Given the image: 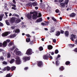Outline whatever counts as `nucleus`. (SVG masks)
Here are the masks:
<instances>
[{"mask_svg":"<svg viewBox=\"0 0 77 77\" xmlns=\"http://www.w3.org/2000/svg\"><path fill=\"white\" fill-rule=\"evenodd\" d=\"M26 54L30 55L32 54V50L31 49H28L26 52Z\"/></svg>","mask_w":77,"mask_h":77,"instance_id":"obj_1","label":"nucleus"},{"mask_svg":"<svg viewBox=\"0 0 77 77\" xmlns=\"http://www.w3.org/2000/svg\"><path fill=\"white\" fill-rule=\"evenodd\" d=\"M16 64H17V65H19L21 63V61H20V59L19 57H17L16 58Z\"/></svg>","mask_w":77,"mask_h":77,"instance_id":"obj_2","label":"nucleus"},{"mask_svg":"<svg viewBox=\"0 0 77 77\" xmlns=\"http://www.w3.org/2000/svg\"><path fill=\"white\" fill-rule=\"evenodd\" d=\"M11 33L10 32H4L2 34V36L5 37L7 36V35H8L9 34H10Z\"/></svg>","mask_w":77,"mask_h":77,"instance_id":"obj_3","label":"nucleus"},{"mask_svg":"<svg viewBox=\"0 0 77 77\" xmlns=\"http://www.w3.org/2000/svg\"><path fill=\"white\" fill-rule=\"evenodd\" d=\"M71 40H72V41H74V39H75L76 38V36L75 35H74L73 34L71 35Z\"/></svg>","mask_w":77,"mask_h":77,"instance_id":"obj_4","label":"nucleus"},{"mask_svg":"<svg viewBox=\"0 0 77 77\" xmlns=\"http://www.w3.org/2000/svg\"><path fill=\"white\" fill-rule=\"evenodd\" d=\"M33 14V12H30V14H28L27 15V17L29 19H31L32 17V14Z\"/></svg>","mask_w":77,"mask_h":77,"instance_id":"obj_5","label":"nucleus"},{"mask_svg":"<svg viewBox=\"0 0 77 77\" xmlns=\"http://www.w3.org/2000/svg\"><path fill=\"white\" fill-rule=\"evenodd\" d=\"M38 17V16L37 14H33L32 15V19H36Z\"/></svg>","mask_w":77,"mask_h":77,"instance_id":"obj_6","label":"nucleus"},{"mask_svg":"<svg viewBox=\"0 0 77 77\" xmlns=\"http://www.w3.org/2000/svg\"><path fill=\"white\" fill-rule=\"evenodd\" d=\"M16 36V34L14 33V34H11L10 36H8L10 38H14Z\"/></svg>","mask_w":77,"mask_h":77,"instance_id":"obj_7","label":"nucleus"},{"mask_svg":"<svg viewBox=\"0 0 77 77\" xmlns=\"http://www.w3.org/2000/svg\"><path fill=\"white\" fill-rule=\"evenodd\" d=\"M10 69H11V68L10 67L7 66L6 67H5L3 69V70H4V71H6V70H7V71H10Z\"/></svg>","mask_w":77,"mask_h":77,"instance_id":"obj_8","label":"nucleus"},{"mask_svg":"<svg viewBox=\"0 0 77 77\" xmlns=\"http://www.w3.org/2000/svg\"><path fill=\"white\" fill-rule=\"evenodd\" d=\"M7 45H8V43H7V42L5 41L2 44V47H6L7 46Z\"/></svg>","mask_w":77,"mask_h":77,"instance_id":"obj_9","label":"nucleus"},{"mask_svg":"<svg viewBox=\"0 0 77 77\" xmlns=\"http://www.w3.org/2000/svg\"><path fill=\"white\" fill-rule=\"evenodd\" d=\"M49 57V55H48V54H47L46 55H44L43 56V59H46V60H47Z\"/></svg>","mask_w":77,"mask_h":77,"instance_id":"obj_10","label":"nucleus"},{"mask_svg":"<svg viewBox=\"0 0 77 77\" xmlns=\"http://www.w3.org/2000/svg\"><path fill=\"white\" fill-rule=\"evenodd\" d=\"M24 60H30V58L28 57H24L23 58Z\"/></svg>","mask_w":77,"mask_h":77,"instance_id":"obj_11","label":"nucleus"},{"mask_svg":"<svg viewBox=\"0 0 77 77\" xmlns=\"http://www.w3.org/2000/svg\"><path fill=\"white\" fill-rule=\"evenodd\" d=\"M38 63V66L40 67L42 65V61H38L37 62Z\"/></svg>","mask_w":77,"mask_h":77,"instance_id":"obj_12","label":"nucleus"},{"mask_svg":"<svg viewBox=\"0 0 77 77\" xmlns=\"http://www.w3.org/2000/svg\"><path fill=\"white\" fill-rule=\"evenodd\" d=\"M16 54L17 55H18L19 56L22 55V53H21V52L20 51H17L16 52Z\"/></svg>","mask_w":77,"mask_h":77,"instance_id":"obj_13","label":"nucleus"},{"mask_svg":"<svg viewBox=\"0 0 77 77\" xmlns=\"http://www.w3.org/2000/svg\"><path fill=\"white\" fill-rule=\"evenodd\" d=\"M49 23V22H46L45 23H41V24L42 26H46L47 25H48Z\"/></svg>","mask_w":77,"mask_h":77,"instance_id":"obj_14","label":"nucleus"},{"mask_svg":"<svg viewBox=\"0 0 77 77\" xmlns=\"http://www.w3.org/2000/svg\"><path fill=\"white\" fill-rule=\"evenodd\" d=\"M12 45H14V43L13 42L11 41L10 43L8 44V47H11V46H12Z\"/></svg>","mask_w":77,"mask_h":77,"instance_id":"obj_15","label":"nucleus"},{"mask_svg":"<svg viewBox=\"0 0 77 77\" xmlns=\"http://www.w3.org/2000/svg\"><path fill=\"white\" fill-rule=\"evenodd\" d=\"M15 21V17H13L11 19V23L14 22Z\"/></svg>","mask_w":77,"mask_h":77,"instance_id":"obj_16","label":"nucleus"},{"mask_svg":"<svg viewBox=\"0 0 77 77\" xmlns=\"http://www.w3.org/2000/svg\"><path fill=\"white\" fill-rule=\"evenodd\" d=\"M48 50H51L52 49H53V46L51 45H48Z\"/></svg>","mask_w":77,"mask_h":77,"instance_id":"obj_17","label":"nucleus"},{"mask_svg":"<svg viewBox=\"0 0 77 77\" xmlns=\"http://www.w3.org/2000/svg\"><path fill=\"white\" fill-rule=\"evenodd\" d=\"M15 33H20V29H16L14 31Z\"/></svg>","mask_w":77,"mask_h":77,"instance_id":"obj_18","label":"nucleus"},{"mask_svg":"<svg viewBox=\"0 0 77 77\" xmlns=\"http://www.w3.org/2000/svg\"><path fill=\"white\" fill-rule=\"evenodd\" d=\"M42 21V18H40L36 20L37 23H39Z\"/></svg>","mask_w":77,"mask_h":77,"instance_id":"obj_19","label":"nucleus"},{"mask_svg":"<svg viewBox=\"0 0 77 77\" xmlns=\"http://www.w3.org/2000/svg\"><path fill=\"white\" fill-rule=\"evenodd\" d=\"M60 32L59 31H57L56 32V34L55 35L57 36H59L60 35Z\"/></svg>","mask_w":77,"mask_h":77,"instance_id":"obj_20","label":"nucleus"},{"mask_svg":"<svg viewBox=\"0 0 77 77\" xmlns=\"http://www.w3.org/2000/svg\"><path fill=\"white\" fill-rule=\"evenodd\" d=\"M26 42H29L30 41V38H27L26 39Z\"/></svg>","mask_w":77,"mask_h":77,"instance_id":"obj_21","label":"nucleus"},{"mask_svg":"<svg viewBox=\"0 0 77 77\" xmlns=\"http://www.w3.org/2000/svg\"><path fill=\"white\" fill-rule=\"evenodd\" d=\"M65 35L66 36H68V35H69V33L68 32L66 31L65 32Z\"/></svg>","mask_w":77,"mask_h":77,"instance_id":"obj_22","label":"nucleus"},{"mask_svg":"<svg viewBox=\"0 0 77 77\" xmlns=\"http://www.w3.org/2000/svg\"><path fill=\"white\" fill-rule=\"evenodd\" d=\"M12 17H19V15H18L15 13H14L12 15Z\"/></svg>","mask_w":77,"mask_h":77,"instance_id":"obj_23","label":"nucleus"},{"mask_svg":"<svg viewBox=\"0 0 77 77\" xmlns=\"http://www.w3.org/2000/svg\"><path fill=\"white\" fill-rule=\"evenodd\" d=\"M15 62V59H12L10 62V63H13Z\"/></svg>","mask_w":77,"mask_h":77,"instance_id":"obj_24","label":"nucleus"},{"mask_svg":"<svg viewBox=\"0 0 77 77\" xmlns=\"http://www.w3.org/2000/svg\"><path fill=\"white\" fill-rule=\"evenodd\" d=\"M3 60H4V57H3V56L0 57V60H1V61H3Z\"/></svg>","mask_w":77,"mask_h":77,"instance_id":"obj_25","label":"nucleus"},{"mask_svg":"<svg viewBox=\"0 0 77 77\" xmlns=\"http://www.w3.org/2000/svg\"><path fill=\"white\" fill-rule=\"evenodd\" d=\"M32 4L34 6H37V5H38L37 3L36 2H33L32 3Z\"/></svg>","mask_w":77,"mask_h":77,"instance_id":"obj_26","label":"nucleus"},{"mask_svg":"<svg viewBox=\"0 0 77 77\" xmlns=\"http://www.w3.org/2000/svg\"><path fill=\"white\" fill-rule=\"evenodd\" d=\"M8 20H7L5 21V23L6 24H7L8 25V26H9L10 23H9V22H8Z\"/></svg>","mask_w":77,"mask_h":77,"instance_id":"obj_27","label":"nucleus"},{"mask_svg":"<svg viewBox=\"0 0 77 77\" xmlns=\"http://www.w3.org/2000/svg\"><path fill=\"white\" fill-rule=\"evenodd\" d=\"M16 68V67L14 66H12L11 68V69L12 71H14V70Z\"/></svg>","mask_w":77,"mask_h":77,"instance_id":"obj_28","label":"nucleus"},{"mask_svg":"<svg viewBox=\"0 0 77 77\" xmlns=\"http://www.w3.org/2000/svg\"><path fill=\"white\" fill-rule=\"evenodd\" d=\"M60 5L62 6V7H65V4L64 3H61L60 4Z\"/></svg>","mask_w":77,"mask_h":77,"instance_id":"obj_29","label":"nucleus"},{"mask_svg":"<svg viewBox=\"0 0 77 77\" xmlns=\"http://www.w3.org/2000/svg\"><path fill=\"white\" fill-rule=\"evenodd\" d=\"M7 54H8V55H7L8 58H10V57H11V54H10V53H8Z\"/></svg>","mask_w":77,"mask_h":77,"instance_id":"obj_30","label":"nucleus"},{"mask_svg":"<svg viewBox=\"0 0 77 77\" xmlns=\"http://www.w3.org/2000/svg\"><path fill=\"white\" fill-rule=\"evenodd\" d=\"M48 55L49 56L48 57H49L51 59H53V57L50 55V54H48Z\"/></svg>","mask_w":77,"mask_h":77,"instance_id":"obj_31","label":"nucleus"},{"mask_svg":"<svg viewBox=\"0 0 77 77\" xmlns=\"http://www.w3.org/2000/svg\"><path fill=\"white\" fill-rule=\"evenodd\" d=\"M75 14L73 13L71 14L70 17H75Z\"/></svg>","mask_w":77,"mask_h":77,"instance_id":"obj_32","label":"nucleus"},{"mask_svg":"<svg viewBox=\"0 0 77 77\" xmlns=\"http://www.w3.org/2000/svg\"><path fill=\"white\" fill-rule=\"evenodd\" d=\"M20 21H21V20L20 19L17 20L16 21V23H19Z\"/></svg>","mask_w":77,"mask_h":77,"instance_id":"obj_33","label":"nucleus"},{"mask_svg":"<svg viewBox=\"0 0 77 77\" xmlns=\"http://www.w3.org/2000/svg\"><path fill=\"white\" fill-rule=\"evenodd\" d=\"M70 64V62L69 61H66V65H68Z\"/></svg>","mask_w":77,"mask_h":77,"instance_id":"obj_34","label":"nucleus"},{"mask_svg":"<svg viewBox=\"0 0 77 77\" xmlns=\"http://www.w3.org/2000/svg\"><path fill=\"white\" fill-rule=\"evenodd\" d=\"M39 51H42L43 50V48L42 47H40L39 48Z\"/></svg>","mask_w":77,"mask_h":77,"instance_id":"obj_35","label":"nucleus"},{"mask_svg":"<svg viewBox=\"0 0 77 77\" xmlns=\"http://www.w3.org/2000/svg\"><path fill=\"white\" fill-rule=\"evenodd\" d=\"M68 2H69V0H65V3H66V5H67L68 3Z\"/></svg>","mask_w":77,"mask_h":77,"instance_id":"obj_36","label":"nucleus"},{"mask_svg":"<svg viewBox=\"0 0 77 77\" xmlns=\"http://www.w3.org/2000/svg\"><path fill=\"white\" fill-rule=\"evenodd\" d=\"M55 54H57L59 53V51L57 49H56L55 51Z\"/></svg>","mask_w":77,"mask_h":77,"instance_id":"obj_37","label":"nucleus"},{"mask_svg":"<svg viewBox=\"0 0 77 77\" xmlns=\"http://www.w3.org/2000/svg\"><path fill=\"white\" fill-rule=\"evenodd\" d=\"M60 69L61 70V71H63V70L64 69V67H63L61 66L60 68Z\"/></svg>","mask_w":77,"mask_h":77,"instance_id":"obj_38","label":"nucleus"},{"mask_svg":"<svg viewBox=\"0 0 77 77\" xmlns=\"http://www.w3.org/2000/svg\"><path fill=\"white\" fill-rule=\"evenodd\" d=\"M6 77H11V74L10 73H9L7 74L6 76Z\"/></svg>","mask_w":77,"mask_h":77,"instance_id":"obj_39","label":"nucleus"},{"mask_svg":"<svg viewBox=\"0 0 77 77\" xmlns=\"http://www.w3.org/2000/svg\"><path fill=\"white\" fill-rule=\"evenodd\" d=\"M69 46L70 48H72V47H74V45L73 44H71V45H69Z\"/></svg>","mask_w":77,"mask_h":77,"instance_id":"obj_40","label":"nucleus"},{"mask_svg":"<svg viewBox=\"0 0 77 77\" xmlns=\"http://www.w3.org/2000/svg\"><path fill=\"white\" fill-rule=\"evenodd\" d=\"M2 63L4 64V65H7V64H8V63H7V62H6V61H4L3 63Z\"/></svg>","mask_w":77,"mask_h":77,"instance_id":"obj_41","label":"nucleus"},{"mask_svg":"<svg viewBox=\"0 0 77 77\" xmlns=\"http://www.w3.org/2000/svg\"><path fill=\"white\" fill-rule=\"evenodd\" d=\"M52 20H53V21H56V19L54 18V17H52Z\"/></svg>","mask_w":77,"mask_h":77,"instance_id":"obj_42","label":"nucleus"},{"mask_svg":"<svg viewBox=\"0 0 77 77\" xmlns=\"http://www.w3.org/2000/svg\"><path fill=\"white\" fill-rule=\"evenodd\" d=\"M10 29H12L13 30V29H15V26H12L10 27Z\"/></svg>","mask_w":77,"mask_h":77,"instance_id":"obj_43","label":"nucleus"},{"mask_svg":"<svg viewBox=\"0 0 77 77\" xmlns=\"http://www.w3.org/2000/svg\"><path fill=\"white\" fill-rule=\"evenodd\" d=\"M55 12L56 13H59V10L57 9L55 10Z\"/></svg>","mask_w":77,"mask_h":77,"instance_id":"obj_44","label":"nucleus"},{"mask_svg":"<svg viewBox=\"0 0 77 77\" xmlns=\"http://www.w3.org/2000/svg\"><path fill=\"white\" fill-rule=\"evenodd\" d=\"M54 32V29H51V31H50V33H53Z\"/></svg>","mask_w":77,"mask_h":77,"instance_id":"obj_45","label":"nucleus"},{"mask_svg":"<svg viewBox=\"0 0 77 77\" xmlns=\"http://www.w3.org/2000/svg\"><path fill=\"white\" fill-rule=\"evenodd\" d=\"M10 42L11 40H10L8 39L6 40V42H7V43H8V42L9 43V42Z\"/></svg>","mask_w":77,"mask_h":77,"instance_id":"obj_46","label":"nucleus"},{"mask_svg":"<svg viewBox=\"0 0 77 77\" xmlns=\"http://www.w3.org/2000/svg\"><path fill=\"white\" fill-rule=\"evenodd\" d=\"M25 35L26 36H27V37H30V35L29 34H26Z\"/></svg>","mask_w":77,"mask_h":77,"instance_id":"obj_47","label":"nucleus"},{"mask_svg":"<svg viewBox=\"0 0 77 77\" xmlns=\"http://www.w3.org/2000/svg\"><path fill=\"white\" fill-rule=\"evenodd\" d=\"M59 57H60V55H59V54H58L57 55V58H56V59H58V58H59Z\"/></svg>","mask_w":77,"mask_h":77,"instance_id":"obj_48","label":"nucleus"},{"mask_svg":"<svg viewBox=\"0 0 77 77\" xmlns=\"http://www.w3.org/2000/svg\"><path fill=\"white\" fill-rule=\"evenodd\" d=\"M53 42L54 43H56V40L55 39H54L53 40Z\"/></svg>","mask_w":77,"mask_h":77,"instance_id":"obj_49","label":"nucleus"},{"mask_svg":"<svg viewBox=\"0 0 77 77\" xmlns=\"http://www.w3.org/2000/svg\"><path fill=\"white\" fill-rule=\"evenodd\" d=\"M42 16V15H41V13H38L39 17H41Z\"/></svg>","mask_w":77,"mask_h":77,"instance_id":"obj_50","label":"nucleus"},{"mask_svg":"<svg viewBox=\"0 0 77 77\" xmlns=\"http://www.w3.org/2000/svg\"><path fill=\"white\" fill-rule=\"evenodd\" d=\"M15 46H14L13 47V48H12L11 50H14V49H15Z\"/></svg>","mask_w":77,"mask_h":77,"instance_id":"obj_51","label":"nucleus"},{"mask_svg":"<svg viewBox=\"0 0 77 77\" xmlns=\"http://www.w3.org/2000/svg\"><path fill=\"white\" fill-rule=\"evenodd\" d=\"M11 6H13V7H14L15 8H16V5H14V4H11Z\"/></svg>","mask_w":77,"mask_h":77,"instance_id":"obj_52","label":"nucleus"},{"mask_svg":"<svg viewBox=\"0 0 77 77\" xmlns=\"http://www.w3.org/2000/svg\"><path fill=\"white\" fill-rule=\"evenodd\" d=\"M16 7H12L11 8L12 9H14V10H16V8H15Z\"/></svg>","mask_w":77,"mask_h":77,"instance_id":"obj_53","label":"nucleus"},{"mask_svg":"<svg viewBox=\"0 0 77 77\" xmlns=\"http://www.w3.org/2000/svg\"><path fill=\"white\" fill-rule=\"evenodd\" d=\"M13 3H14V4H16V1H15V0H13Z\"/></svg>","mask_w":77,"mask_h":77,"instance_id":"obj_54","label":"nucleus"},{"mask_svg":"<svg viewBox=\"0 0 77 77\" xmlns=\"http://www.w3.org/2000/svg\"><path fill=\"white\" fill-rule=\"evenodd\" d=\"M3 26V23H1V22H0V26Z\"/></svg>","mask_w":77,"mask_h":77,"instance_id":"obj_55","label":"nucleus"},{"mask_svg":"<svg viewBox=\"0 0 77 77\" xmlns=\"http://www.w3.org/2000/svg\"><path fill=\"white\" fill-rule=\"evenodd\" d=\"M61 33L63 34V33H64V31L63 30H61L60 31Z\"/></svg>","mask_w":77,"mask_h":77,"instance_id":"obj_56","label":"nucleus"},{"mask_svg":"<svg viewBox=\"0 0 77 77\" xmlns=\"http://www.w3.org/2000/svg\"><path fill=\"white\" fill-rule=\"evenodd\" d=\"M58 63V61H56V65H59V64L57 63Z\"/></svg>","mask_w":77,"mask_h":77,"instance_id":"obj_57","label":"nucleus"},{"mask_svg":"<svg viewBox=\"0 0 77 77\" xmlns=\"http://www.w3.org/2000/svg\"><path fill=\"white\" fill-rule=\"evenodd\" d=\"M2 17L0 16V21H2Z\"/></svg>","mask_w":77,"mask_h":77,"instance_id":"obj_58","label":"nucleus"},{"mask_svg":"<svg viewBox=\"0 0 77 77\" xmlns=\"http://www.w3.org/2000/svg\"><path fill=\"white\" fill-rule=\"evenodd\" d=\"M2 46H3V44L2 43H0V47H2Z\"/></svg>","mask_w":77,"mask_h":77,"instance_id":"obj_59","label":"nucleus"},{"mask_svg":"<svg viewBox=\"0 0 77 77\" xmlns=\"http://www.w3.org/2000/svg\"><path fill=\"white\" fill-rule=\"evenodd\" d=\"M54 52H52L51 53V55H54Z\"/></svg>","mask_w":77,"mask_h":77,"instance_id":"obj_60","label":"nucleus"},{"mask_svg":"<svg viewBox=\"0 0 77 77\" xmlns=\"http://www.w3.org/2000/svg\"><path fill=\"white\" fill-rule=\"evenodd\" d=\"M62 1H63V0H59V2L60 3H61V2H62Z\"/></svg>","mask_w":77,"mask_h":77,"instance_id":"obj_61","label":"nucleus"},{"mask_svg":"<svg viewBox=\"0 0 77 77\" xmlns=\"http://www.w3.org/2000/svg\"><path fill=\"white\" fill-rule=\"evenodd\" d=\"M27 69H28V67H25L24 68L25 70H27Z\"/></svg>","mask_w":77,"mask_h":77,"instance_id":"obj_62","label":"nucleus"},{"mask_svg":"<svg viewBox=\"0 0 77 77\" xmlns=\"http://www.w3.org/2000/svg\"><path fill=\"white\" fill-rule=\"evenodd\" d=\"M35 9H38V7H35Z\"/></svg>","mask_w":77,"mask_h":77,"instance_id":"obj_63","label":"nucleus"},{"mask_svg":"<svg viewBox=\"0 0 77 77\" xmlns=\"http://www.w3.org/2000/svg\"><path fill=\"white\" fill-rule=\"evenodd\" d=\"M75 44L76 45L77 44V40H76L75 41Z\"/></svg>","mask_w":77,"mask_h":77,"instance_id":"obj_64","label":"nucleus"}]
</instances>
